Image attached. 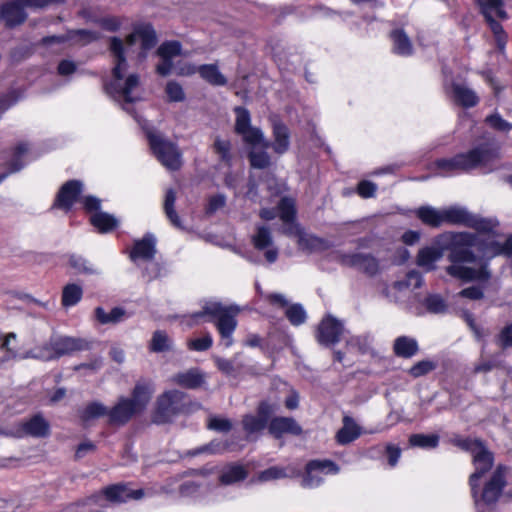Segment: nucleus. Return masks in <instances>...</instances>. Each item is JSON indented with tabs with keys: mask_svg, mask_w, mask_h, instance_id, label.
Wrapping results in <instances>:
<instances>
[{
	"mask_svg": "<svg viewBox=\"0 0 512 512\" xmlns=\"http://www.w3.org/2000/svg\"><path fill=\"white\" fill-rule=\"evenodd\" d=\"M475 238L471 232H451L449 241L443 249L448 251L447 259L451 265L446 267L449 276L460 279L464 282L479 281L488 282L491 272L488 269L487 261L480 263L478 268L464 266V263H477L479 258L471 249Z\"/></svg>",
	"mask_w": 512,
	"mask_h": 512,
	"instance_id": "nucleus-1",
	"label": "nucleus"
},
{
	"mask_svg": "<svg viewBox=\"0 0 512 512\" xmlns=\"http://www.w3.org/2000/svg\"><path fill=\"white\" fill-rule=\"evenodd\" d=\"M497 157L496 151L486 144L476 146L467 152L455 154L450 158H437L432 166L442 175L466 173L478 167L490 164Z\"/></svg>",
	"mask_w": 512,
	"mask_h": 512,
	"instance_id": "nucleus-2",
	"label": "nucleus"
},
{
	"mask_svg": "<svg viewBox=\"0 0 512 512\" xmlns=\"http://www.w3.org/2000/svg\"><path fill=\"white\" fill-rule=\"evenodd\" d=\"M239 308L234 305L225 306L221 302L206 303L202 310L195 312L191 318L198 322L203 319V322L213 323L223 341V345L229 348L233 344V333L237 328V315Z\"/></svg>",
	"mask_w": 512,
	"mask_h": 512,
	"instance_id": "nucleus-3",
	"label": "nucleus"
},
{
	"mask_svg": "<svg viewBox=\"0 0 512 512\" xmlns=\"http://www.w3.org/2000/svg\"><path fill=\"white\" fill-rule=\"evenodd\" d=\"M189 407L186 393L176 389L165 391L157 397L152 422L158 425L171 423L179 415L188 413Z\"/></svg>",
	"mask_w": 512,
	"mask_h": 512,
	"instance_id": "nucleus-4",
	"label": "nucleus"
},
{
	"mask_svg": "<svg viewBox=\"0 0 512 512\" xmlns=\"http://www.w3.org/2000/svg\"><path fill=\"white\" fill-rule=\"evenodd\" d=\"M149 148L155 158L170 171H178L183 165L182 152L178 145L164 138L153 128H143Z\"/></svg>",
	"mask_w": 512,
	"mask_h": 512,
	"instance_id": "nucleus-5",
	"label": "nucleus"
},
{
	"mask_svg": "<svg viewBox=\"0 0 512 512\" xmlns=\"http://www.w3.org/2000/svg\"><path fill=\"white\" fill-rule=\"evenodd\" d=\"M66 0H7L0 5V19L7 28L22 25L28 17L26 7L43 9L51 5H62Z\"/></svg>",
	"mask_w": 512,
	"mask_h": 512,
	"instance_id": "nucleus-6",
	"label": "nucleus"
},
{
	"mask_svg": "<svg viewBox=\"0 0 512 512\" xmlns=\"http://www.w3.org/2000/svg\"><path fill=\"white\" fill-rule=\"evenodd\" d=\"M477 4L480 8V13L494 36L498 51L503 52L508 42V34L502 24L493 17L494 13L500 20H507L509 18L508 13L504 9L503 0H477Z\"/></svg>",
	"mask_w": 512,
	"mask_h": 512,
	"instance_id": "nucleus-7",
	"label": "nucleus"
},
{
	"mask_svg": "<svg viewBox=\"0 0 512 512\" xmlns=\"http://www.w3.org/2000/svg\"><path fill=\"white\" fill-rule=\"evenodd\" d=\"M233 112L236 116L234 132L242 137L243 142L250 147L262 145L266 148L269 144L262 130L251 125L250 111L244 106H235Z\"/></svg>",
	"mask_w": 512,
	"mask_h": 512,
	"instance_id": "nucleus-8",
	"label": "nucleus"
},
{
	"mask_svg": "<svg viewBox=\"0 0 512 512\" xmlns=\"http://www.w3.org/2000/svg\"><path fill=\"white\" fill-rule=\"evenodd\" d=\"M278 406L269 400H261L255 410V414L243 415L241 425L246 435H255L268 429L270 418L276 413Z\"/></svg>",
	"mask_w": 512,
	"mask_h": 512,
	"instance_id": "nucleus-9",
	"label": "nucleus"
},
{
	"mask_svg": "<svg viewBox=\"0 0 512 512\" xmlns=\"http://www.w3.org/2000/svg\"><path fill=\"white\" fill-rule=\"evenodd\" d=\"M84 348V341L80 338L68 336L52 337L49 342L39 348L38 357L45 361H51Z\"/></svg>",
	"mask_w": 512,
	"mask_h": 512,
	"instance_id": "nucleus-10",
	"label": "nucleus"
},
{
	"mask_svg": "<svg viewBox=\"0 0 512 512\" xmlns=\"http://www.w3.org/2000/svg\"><path fill=\"white\" fill-rule=\"evenodd\" d=\"M109 51L114 58V67L112 69L114 81L106 83L104 88L108 94H121L122 87L118 81L123 79L124 71L128 66L123 41L119 37H111L109 40Z\"/></svg>",
	"mask_w": 512,
	"mask_h": 512,
	"instance_id": "nucleus-11",
	"label": "nucleus"
},
{
	"mask_svg": "<svg viewBox=\"0 0 512 512\" xmlns=\"http://www.w3.org/2000/svg\"><path fill=\"white\" fill-rule=\"evenodd\" d=\"M508 466L498 464L492 472L488 481L485 482L481 493L478 492V502H483L486 506L495 505L503 494L507 486Z\"/></svg>",
	"mask_w": 512,
	"mask_h": 512,
	"instance_id": "nucleus-12",
	"label": "nucleus"
},
{
	"mask_svg": "<svg viewBox=\"0 0 512 512\" xmlns=\"http://www.w3.org/2000/svg\"><path fill=\"white\" fill-rule=\"evenodd\" d=\"M494 460V453L488 450L485 445H483L477 452H475V455H473L475 471L469 476L468 483L471 490V496L476 504L478 503V489L480 487L479 481L493 468Z\"/></svg>",
	"mask_w": 512,
	"mask_h": 512,
	"instance_id": "nucleus-13",
	"label": "nucleus"
},
{
	"mask_svg": "<svg viewBox=\"0 0 512 512\" xmlns=\"http://www.w3.org/2000/svg\"><path fill=\"white\" fill-rule=\"evenodd\" d=\"M344 330V325L340 320L327 314L317 325L315 339L319 345L330 348L340 342Z\"/></svg>",
	"mask_w": 512,
	"mask_h": 512,
	"instance_id": "nucleus-14",
	"label": "nucleus"
},
{
	"mask_svg": "<svg viewBox=\"0 0 512 512\" xmlns=\"http://www.w3.org/2000/svg\"><path fill=\"white\" fill-rule=\"evenodd\" d=\"M338 262L342 266L355 268L368 277H374L380 272L379 260L370 253H342Z\"/></svg>",
	"mask_w": 512,
	"mask_h": 512,
	"instance_id": "nucleus-15",
	"label": "nucleus"
},
{
	"mask_svg": "<svg viewBox=\"0 0 512 512\" xmlns=\"http://www.w3.org/2000/svg\"><path fill=\"white\" fill-rule=\"evenodd\" d=\"M459 207L451 206L438 211L431 206H421L416 210L417 218L426 226L438 228L443 223L457 225L455 214H458Z\"/></svg>",
	"mask_w": 512,
	"mask_h": 512,
	"instance_id": "nucleus-16",
	"label": "nucleus"
},
{
	"mask_svg": "<svg viewBox=\"0 0 512 512\" xmlns=\"http://www.w3.org/2000/svg\"><path fill=\"white\" fill-rule=\"evenodd\" d=\"M83 192V183L77 179H71L62 184L59 188L52 208L59 209L64 212L72 210L75 203L81 199Z\"/></svg>",
	"mask_w": 512,
	"mask_h": 512,
	"instance_id": "nucleus-17",
	"label": "nucleus"
},
{
	"mask_svg": "<svg viewBox=\"0 0 512 512\" xmlns=\"http://www.w3.org/2000/svg\"><path fill=\"white\" fill-rule=\"evenodd\" d=\"M455 219L457 225L474 229L480 234L495 235V229L499 226V222L496 219L474 215L462 207H459L458 214H455Z\"/></svg>",
	"mask_w": 512,
	"mask_h": 512,
	"instance_id": "nucleus-18",
	"label": "nucleus"
},
{
	"mask_svg": "<svg viewBox=\"0 0 512 512\" xmlns=\"http://www.w3.org/2000/svg\"><path fill=\"white\" fill-rule=\"evenodd\" d=\"M283 233L290 237H296L298 248L304 252H324L331 246L328 240L314 234L306 233L301 226L296 230H292L291 227H287L283 230Z\"/></svg>",
	"mask_w": 512,
	"mask_h": 512,
	"instance_id": "nucleus-19",
	"label": "nucleus"
},
{
	"mask_svg": "<svg viewBox=\"0 0 512 512\" xmlns=\"http://www.w3.org/2000/svg\"><path fill=\"white\" fill-rule=\"evenodd\" d=\"M101 495L110 503L121 504L129 500H139L144 496L143 489H131L127 483H116L104 487Z\"/></svg>",
	"mask_w": 512,
	"mask_h": 512,
	"instance_id": "nucleus-20",
	"label": "nucleus"
},
{
	"mask_svg": "<svg viewBox=\"0 0 512 512\" xmlns=\"http://www.w3.org/2000/svg\"><path fill=\"white\" fill-rule=\"evenodd\" d=\"M198 73L199 76L211 86H225L227 78L221 73L216 63L202 64L199 66L187 65L181 69L180 75L191 76Z\"/></svg>",
	"mask_w": 512,
	"mask_h": 512,
	"instance_id": "nucleus-21",
	"label": "nucleus"
},
{
	"mask_svg": "<svg viewBox=\"0 0 512 512\" xmlns=\"http://www.w3.org/2000/svg\"><path fill=\"white\" fill-rule=\"evenodd\" d=\"M50 432L49 422L41 414H35L28 420L17 425L14 436L18 438L24 436L45 438L50 435Z\"/></svg>",
	"mask_w": 512,
	"mask_h": 512,
	"instance_id": "nucleus-22",
	"label": "nucleus"
},
{
	"mask_svg": "<svg viewBox=\"0 0 512 512\" xmlns=\"http://www.w3.org/2000/svg\"><path fill=\"white\" fill-rule=\"evenodd\" d=\"M338 471V465L332 460H310L305 466L302 485L311 488L321 483V478L315 476L314 472L336 474Z\"/></svg>",
	"mask_w": 512,
	"mask_h": 512,
	"instance_id": "nucleus-23",
	"label": "nucleus"
},
{
	"mask_svg": "<svg viewBox=\"0 0 512 512\" xmlns=\"http://www.w3.org/2000/svg\"><path fill=\"white\" fill-rule=\"evenodd\" d=\"M108 412V424L111 426H124L134 416L140 414L130 399L124 396H121L117 403L111 409H108Z\"/></svg>",
	"mask_w": 512,
	"mask_h": 512,
	"instance_id": "nucleus-24",
	"label": "nucleus"
},
{
	"mask_svg": "<svg viewBox=\"0 0 512 512\" xmlns=\"http://www.w3.org/2000/svg\"><path fill=\"white\" fill-rule=\"evenodd\" d=\"M302 432V427L292 417L272 416L269 420L268 433L274 439H281L285 434L300 436Z\"/></svg>",
	"mask_w": 512,
	"mask_h": 512,
	"instance_id": "nucleus-25",
	"label": "nucleus"
},
{
	"mask_svg": "<svg viewBox=\"0 0 512 512\" xmlns=\"http://www.w3.org/2000/svg\"><path fill=\"white\" fill-rule=\"evenodd\" d=\"M156 254V239L153 234L147 233L141 239L135 240L129 252L132 261L154 259Z\"/></svg>",
	"mask_w": 512,
	"mask_h": 512,
	"instance_id": "nucleus-26",
	"label": "nucleus"
},
{
	"mask_svg": "<svg viewBox=\"0 0 512 512\" xmlns=\"http://www.w3.org/2000/svg\"><path fill=\"white\" fill-rule=\"evenodd\" d=\"M154 391V385L151 381L141 380L135 384L131 391V396L128 397V399H130L134 407L141 414L146 410L150 403Z\"/></svg>",
	"mask_w": 512,
	"mask_h": 512,
	"instance_id": "nucleus-27",
	"label": "nucleus"
},
{
	"mask_svg": "<svg viewBox=\"0 0 512 512\" xmlns=\"http://www.w3.org/2000/svg\"><path fill=\"white\" fill-rule=\"evenodd\" d=\"M273 142L267 140L269 144L266 148H272L278 155L285 154L290 148L289 128L281 121L273 123L272 126Z\"/></svg>",
	"mask_w": 512,
	"mask_h": 512,
	"instance_id": "nucleus-28",
	"label": "nucleus"
},
{
	"mask_svg": "<svg viewBox=\"0 0 512 512\" xmlns=\"http://www.w3.org/2000/svg\"><path fill=\"white\" fill-rule=\"evenodd\" d=\"M277 213L285 228L291 227L296 230L301 225L297 222V208L294 199L282 197L277 204Z\"/></svg>",
	"mask_w": 512,
	"mask_h": 512,
	"instance_id": "nucleus-29",
	"label": "nucleus"
},
{
	"mask_svg": "<svg viewBox=\"0 0 512 512\" xmlns=\"http://www.w3.org/2000/svg\"><path fill=\"white\" fill-rule=\"evenodd\" d=\"M389 38L392 41V52L395 55L408 57L413 54V44L403 28L391 30Z\"/></svg>",
	"mask_w": 512,
	"mask_h": 512,
	"instance_id": "nucleus-30",
	"label": "nucleus"
},
{
	"mask_svg": "<svg viewBox=\"0 0 512 512\" xmlns=\"http://www.w3.org/2000/svg\"><path fill=\"white\" fill-rule=\"evenodd\" d=\"M454 102L463 108H473L478 105L480 99L478 95L470 88L459 83L451 84Z\"/></svg>",
	"mask_w": 512,
	"mask_h": 512,
	"instance_id": "nucleus-31",
	"label": "nucleus"
},
{
	"mask_svg": "<svg viewBox=\"0 0 512 512\" xmlns=\"http://www.w3.org/2000/svg\"><path fill=\"white\" fill-rule=\"evenodd\" d=\"M173 381L186 389H198L205 383V376L198 368H191L185 372H179L173 377Z\"/></svg>",
	"mask_w": 512,
	"mask_h": 512,
	"instance_id": "nucleus-32",
	"label": "nucleus"
},
{
	"mask_svg": "<svg viewBox=\"0 0 512 512\" xmlns=\"http://www.w3.org/2000/svg\"><path fill=\"white\" fill-rule=\"evenodd\" d=\"M342 421L343 426L337 431L335 438L338 444L347 445L360 437L361 428L350 416H344Z\"/></svg>",
	"mask_w": 512,
	"mask_h": 512,
	"instance_id": "nucleus-33",
	"label": "nucleus"
},
{
	"mask_svg": "<svg viewBox=\"0 0 512 512\" xmlns=\"http://www.w3.org/2000/svg\"><path fill=\"white\" fill-rule=\"evenodd\" d=\"M89 221L100 234L110 233L119 226L118 220L113 215L102 211L91 215Z\"/></svg>",
	"mask_w": 512,
	"mask_h": 512,
	"instance_id": "nucleus-34",
	"label": "nucleus"
},
{
	"mask_svg": "<svg viewBox=\"0 0 512 512\" xmlns=\"http://www.w3.org/2000/svg\"><path fill=\"white\" fill-rule=\"evenodd\" d=\"M268 148H264L262 145L251 147L247 153V159L250 167L253 169L264 170L271 166V156L266 151Z\"/></svg>",
	"mask_w": 512,
	"mask_h": 512,
	"instance_id": "nucleus-35",
	"label": "nucleus"
},
{
	"mask_svg": "<svg viewBox=\"0 0 512 512\" xmlns=\"http://www.w3.org/2000/svg\"><path fill=\"white\" fill-rule=\"evenodd\" d=\"M418 350V343L414 338L399 336L394 340L393 352L398 357L411 358Z\"/></svg>",
	"mask_w": 512,
	"mask_h": 512,
	"instance_id": "nucleus-36",
	"label": "nucleus"
},
{
	"mask_svg": "<svg viewBox=\"0 0 512 512\" xmlns=\"http://www.w3.org/2000/svg\"><path fill=\"white\" fill-rule=\"evenodd\" d=\"M443 255V248L424 247L418 251L416 263L420 267L426 268L427 271L435 269L434 263Z\"/></svg>",
	"mask_w": 512,
	"mask_h": 512,
	"instance_id": "nucleus-37",
	"label": "nucleus"
},
{
	"mask_svg": "<svg viewBox=\"0 0 512 512\" xmlns=\"http://www.w3.org/2000/svg\"><path fill=\"white\" fill-rule=\"evenodd\" d=\"M136 33L141 41V49L149 51L157 44V34L151 23H143L136 26Z\"/></svg>",
	"mask_w": 512,
	"mask_h": 512,
	"instance_id": "nucleus-38",
	"label": "nucleus"
},
{
	"mask_svg": "<svg viewBox=\"0 0 512 512\" xmlns=\"http://www.w3.org/2000/svg\"><path fill=\"white\" fill-rule=\"evenodd\" d=\"M176 192L174 189L169 188L165 193V199L163 203L164 213L171 223L176 228H183L181 219L175 210Z\"/></svg>",
	"mask_w": 512,
	"mask_h": 512,
	"instance_id": "nucleus-39",
	"label": "nucleus"
},
{
	"mask_svg": "<svg viewBox=\"0 0 512 512\" xmlns=\"http://www.w3.org/2000/svg\"><path fill=\"white\" fill-rule=\"evenodd\" d=\"M248 471L243 465L231 464L228 465L221 473L219 480L222 484L230 485L236 482L243 481L247 478Z\"/></svg>",
	"mask_w": 512,
	"mask_h": 512,
	"instance_id": "nucleus-40",
	"label": "nucleus"
},
{
	"mask_svg": "<svg viewBox=\"0 0 512 512\" xmlns=\"http://www.w3.org/2000/svg\"><path fill=\"white\" fill-rule=\"evenodd\" d=\"M440 437L438 434L414 433L408 438L410 447H418L421 449H434L439 445Z\"/></svg>",
	"mask_w": 512,
	"mask_h": 512,
	"instance_id": "nucleus-41",
	"label": "nucleus"
},
{
	"mask_svg": "<svg viewBox=\"0 0 512 512\" xmlns=\"http://www.w3.org/2000/svg\"><path fill=\"white\" fill-rule=\"evenodd\" d=\"M255 230V234L251 237V243L256 250L264 251L273 245V237L269 227L258 225Z\"/></svg>",
	"mask_w": 512,
	"mask_h": 512,
	"instance_id": "nucleus-42",
	"label": "nucleus"
},
{
	"mask_svg": "<svg viewBox=\"0 0 512 512\" xmlns=\"http://www.w3.org/2000/svg\"><path fill=\"white\" fill-rule=\"evenodd\" d=\"M83 297V289L80 285L69 283L63 287L61 304L63 307L68 308L78 304Z\"/></svg>",
	"mask_w": 512,
	"mask_h": 512,
	"instance_id": "nucleus-43",
	"label": "nucleus"
},
{
	"mask_svg": "<svg viewBox=\"0 0 512 512\" xmlns=\"http://www.w3.org/2000/svg\"><path fill=\"white\" fill-rule=\"evenodd\" d=\"M125 310L121 307H114L109 313L98 306L94 310L95 319L102 325L117 324L123 320Z\"/></svg>",
	"mask_w": 512,
	"mask_h": 512,
	"instance_id": "nucleus-44",
	"label": "nucleus"
},
{
	"mask_svg": "<svg viewBox=\"0 0 512 512\" xmlns=\"http://www.w3.org/2000/svg\"><path fill=\"white\" fill-rule=\"evenodd\" d=\"M80 419L86 423L90 420L97 419L103 416L109 418V412L106 406L102 403L93 401L88 403L85 408L80 412Z\"/></svg>",
	"mask_w": 512,
	"mask_h": 512,
	"instance_id": "nucleus-45",
	"label": "nucleus"
},
{
	"mask_svg": "<svg viewBox=\"0 0 512 512\" xmlns=\"http://www.w3.org/2000/svg\"><path fill=\"white\" fill-rule=\"evenodd\" d=\"M490 249L488 252L489 259L496 256H506L508 258L512 257V234L508 235L504 243H500L498 241L492 240L489 243Z\"/></svg>",
	"mask_w": 512,
	"mask_h": 512,
	"instance_id": "nucleus-46",
	"label": "nucleus"
},
{
	"mask_svg": "<svg viewBox=\"0 0 512 512\" xmlns=\"http://www.w3.org/2000/svg\"><path fill=\"white\" fill-rule=\"evenodd\" d=\"M170 349V339L167 333L162 330L155 331L150 342V350L160 353L169 351Z\"/></svg>",
	"mask_w": 512,
	"mask_h": 512,
	"instance_id": "nucleus-47",
	"label": "nucleus"
},
{
	"mask_svg": "<svg viewBox=\"0 0 512 512\" xmlns=\"http://www.w3.org/2000/svg\"><path fill=\"white\" fill-rule=\"evenodd\" d=\"M423 304L429 313L440 314L447 310V304L439 294H428Z\"/></svg>",
	"mask_w": 512,
	"mask_h": 512,
	"instance_id": "nucleus-48",
	"label": "nucleus"
},
{
	"mask_svg": "<svg viewBox=\"0 0 512 512\" xmlns=\"http://www.w3.org/2000/svg\"><path fill=\"white\" fill-rule=\"evenodd\" d=\"M285 316L294 326L303 324L307 319L306 312L303 306L299 303L289 305L285 310Z\"/></svg>",
	"mask_w": 512,
	"mask_h": 512,
	"instance_id": "nucleus-49",
	"label": "nucleus"
},
{
	"mask_svg": "<svg viewBox=\"0 0 512 512\" xmlns=\"http://www.w3.org/2000/svg\"><path fill=\"white\" fill-rule=\"evenodd\" d=\"M182 51V45L179 41H165L157 49V54L160 58L173 59L175 56H179Z\"/></svg>",
	"mask_w": 512,
	"mask_h": 512,
	"instance_id": "nucleus-50",
	"label": "nucleus"
},
{
	"mask_svg": "<svg viewBox=\"0 0 512 512\" xmlns=\"http://www.w3.org/2000/svg\"><path fill=\"white\" fill-rule=\"evenodd\" d=\"M71 40L81 42L83 45L90 44L100 39V33L88 29H77L69 32Z\"/></svg>",
	"mask_w": 512,
	"mask_h": 512,
	"instance_id": "nucleus-51",
	"label": "nucleus"
},
{
	"mask_svg": "<svg viewBox=\"0 0 512 512\" xmlns=\"http://www.w3.org/2000/svg\"><path fill=\"white\" fill-rule=\"evenodd\" d=\"M213 150L219 156L220 160L226 164L232 161L231 142L217 137L213 143Z\"/></svg>",
	"mask_w": 512,
	"mask_h": 512,
	"instance_id": "nucleus-52",
	"label": "nucleus"
},
{
	"mask_svg": "<svg viewBox=\"0 0 512 512\" xmlns=\"http://www.w3.org/2000/svg\"><path fill=\"white\" fill-rule=\"evenodd\" d=\"M437 364L431 360H421L415 363L408 370V374L413 378L425 376L435 370Z\"/></svg>",
	"mask_w": 512,
	"mask_h": 512,
	"instance_id": "nucleus-53",
	"label": "nucleus"
},
{
	"mask_svg": "<svg viewBox=\"0 0 512 512\" xmlns=\"http://www.w3.org/2000/svg\"><path fill=\"white\" fill-rule=\"evenodd\" d=\"M165 93L169 102H182L186 98L183 87L175 80L166 83Z\"/></svg>",
	"mask_w": 512,
	"mask_h": 512,
	"instance_id": "nucleus-54",
	"label": "nucleus"
},
{
	"mask_svg": "<svg viewBox=\"0 0 512 512\" xmlns=\"http://www.w3.org/2000/svg\"><path fill=\"white\" fill-rule=\"evenodd\" d=\"M485 121L492 129L496 131L507 133L512 130V123L503 119L498 113L487 116Z\"/></svg>",
	"mask_w": 512,
	"mask_h": 512,
	"instance_id": "nucleus-55",
	"label": "nucleus"
},
{
	"mask_svg": "<svg viewBox=\"0 0 512 512\" xmlns=\"http://www.w3.org/2000/svg\"><path fill=\"white\" fill-rule=\"evenodd\" d=\"M95 23L105 31L117 32L122 26V19L118 16H105L96 19Z\"/></svg>",
	"mask_w": 512,
	"mask_h": 512,
	"instance_id": "nucleus-56",
	"label": "nucleus"
},
{
	"mask_svg": "<svg viewBox=\"0 0 512 512\" xmlns=\"http://www.w3.org/2000/svg\"><path fill=\"white\" fill-rule=\"evenodd\" d=\"M69 266L78 274H93L94 269L88 265L87 261L78 255L72 254L69 256Z\"/></svg>",
	"mask_w": 512,
	"mask_h": 512,
	"instance_id": "nucleus-57",
	"label": "nucleus"
},
{
	"mask_svg": "<svg viewBox=\"0 0 512 512\" xmlns=\"http://www.w3.org/2000/svg\"><path fill=\"white\" fill-rule=\"evenodd\" d=\"M139 84V76L137 74H130L124 83V86L121 89V95L124 98L126 103H134L135 99L132 97L131 93L134 88H136Z\"/></svg>",
	"mask_w": 512,
	"mask_h": 512,
	"instance_id": "nucleus-58",
	"label": "nucleus"
},
{
	"mask_svg": "<svg viewBox=\"0 0 512 512\" xmlns=\"http://www.w3.org/2000/svg\"><path fill=\"white\" fill-rule=\"evenodd\" d=\"M212 345L213 339L209 333L202 337L191 339L188 342V348L193 351H206L210 349Z\"/></svg>",
	"mask_w": 512,
	"mask_h": 512,
	"instance_id": "nucleus-59",
	"label": "nucleus"
},
{
	"mask_svg": "<svg viewBox=\"0 0 512 512\" xmlns=\"http://www.w3.org/2000/svg\"><path fill=\"white\" fill-rule=\"evenodd\" d=\"M356 192L361 198H372L377 192V185L370 180H361L357 184Z\"/></svg>",
	"mask_w": 512,
	"mask_h": 512,
	"instance_id": "nucleus-60",
	"label": "nucleus"
},
{
	"mask_svg": "<svg viewBox=\"0 0 512 512\" xmlns=\"http://www.w3.org/2000/svg\"><path fill=\"white\" fill-rule=\"evenodd\" d=\"M401 453V448L396 444L387 443L384 447V454L386 455L388 465L391 468H394L398 464Z\"/></svg>",
	"mask_w": 512,
	"mask_h": 512,
	"instance_id": "nucleus-61",
	"label": "nucleus"
},
{
	"mask_svg": "<svg viewBox=\"0 0 512 512\" xmlns=\"http://www.w3.org/2000/svg\"><path fill=\"white\" fill-rule=\"evenodd\" d=\"M285 476L286 471L284 468L278 466H271L259 473V480L265 482L284 478Z\"/></svg>",
	"mask_w": 512,
	"mask_h": 512,
	"instance_id": "nucleus-62",
	"label": "nucleus"
},
{
	"mask_svg": "<svg viewBox=\"0 0 512 512\" xmlns=\"http://www.w3.org/2000/svg\"><path fill=\"white\" fill-rule=\"evenodd\" d=\"M207 427L218 432H229L232 429V422L227 418L214 416L209 419Z\"/></svg>",
	"mask_w": 512,
	"mask_h": 512,
	"instance_id": "nucleus-63",
	"label": "nucleus"
},
{
	"mask_svg": "<svg viewBox=\"0 0 512 512\" xmlns=\"http://www.w3.org/2000/svg\"><path fill=\"white\" fill-rule=\"evenodd\" d=\"M483 445L484 443L480 439H471L469 437L459 439L457 441L458 447L472 453V455H475V452H477Z\"/></svg>",
	"mask_w": 512,
	"mask_h": 512,
	"instance_id": "nucleus-64",
	"label": "nucleus"
}]
</instances>
